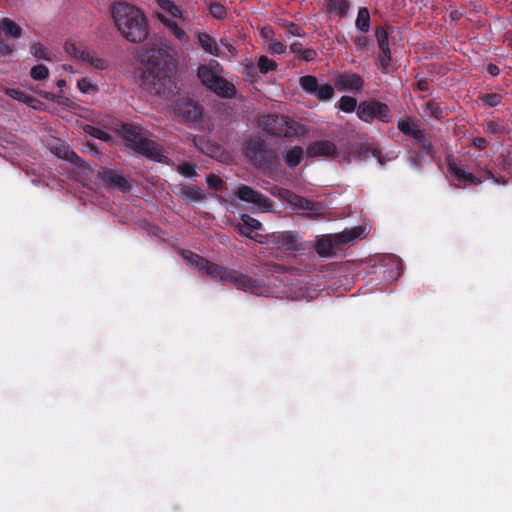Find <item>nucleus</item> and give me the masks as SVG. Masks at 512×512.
Masks as SVG:
<instances>
[{
	"mask_svg": "<svg viewBox=\"0 0 512 512\" xmlns=\"http://www.w3.org/2000/svg\"><path fill=\"white\" fill-rule=\"evenodd\" d=\"M81 48H82V46H79V45H77L74 42H66L65 45H64L65 52L69 56H71V57H73L75 59L77 58L78 53H79Z\"/></svg>",
	"mask_w": 512,
	"mask_h": 512,
	"instance_id": "obj_44",
	"label": "nucleus"
},
{
	"mask_svg": "<svg viewBox=\"0 0 512 512\" xmlns=\"http://www.w3.org/2000/svg\"><path fill=\"white\" fill-rule=\"evenodd\" d=\"M182 256L201 273L215 281H220L222 284L230 283L238 290L257 296L265 295L269 290L262 280L253 278L238 270L213 263L192 251L183 250Z\"/></svg>",
	"mask_w": 512,
	"mask_h": 512,
	"instance_id": "obj_1",
	"label": "nucleus"
},
{
	"mask_svg": "<svg viewBox=\"0 0 512 512\" xmlns=\"http://www.w3.org/2000/svg\"><path fill=\"white\" fill-rule=\"evenodd\" d=\"M301 57L306 61H312L316 57V51L313 49L301 50Z\"/></svg>",
	"mask_w": 512,
	"mask_h": 512,
	"instance_id": "obj_49",
	"label": "nucleus"
},
{
	"mask_svg": "<svg viewBox=\"0 0 512 512\" xmlns=\"http://www.w3.org/2000/svg\"><path fill=\"white\" fill-rule=\"evenodd\" d=\"M112 18L117 30L126 40L141 43L147 39V19L137 7L126 2H118L112 7Z\"/></svg>",
	"mask_w": 512,
	"mask_h": 512,
	"instance_id": "obj_3",
	"label": "nucleus"
},
{
	"mask_svg": "<svg viewBox=\"0 0 512 512\" xmlns=\"http://www.w3.org/2000/svg\"><path fill=\"white\" fill-rule=\"evenodd\" d=\"M363 232V229L359 226L351 228V229H345L341 233L334 234V238L336 239V243L339 245L348 244L357 238L360 237L361 233Z\"/></svg>",
	"mask_w": 512,
	"mask_h": 512,
	"instance_id": "obj_23",
	"label": "nucleus"
},
{
	"mask_svg": "<svg viewBox=\"0 0 512 512\" xmlns=\"http://www.w3.org/2000/svg\"><path fill=\"white\" fill-rule=\"evenodd\" d=\"M258 124L264 132L273 137L291 139L305 133L301 124L283 115H263L259 118Z\"/></svg>",
	"mask_w": 512,
	"mask_h": 512,
	"instance_id": "obj_5",
	"label": "nucleus"
},
{
	"mask_svg": "<svg viewBox=\"0 0 512 512\" xmlns=\"http://www.w3.org/2000/svg\"><path fill=\"white\" fill-rule=\"evenodd\" d=\"M485 174H486V176H487V177H486L487 179H493V178H494V175L492 174V172H491V171H486V172H485Z\"/></svg>",
	"mask_w": 512,
	"mask_h": 512,
	"instance_id": "obj_61",
	"label": "nucleus"
},
{
	"mask_svg": "<svg viewBox=\"0 0 512 512\" xmlns=\"http://www.w3.org/2000/svg\"><path fill=\"white\" fill-rule=\"evenodd\" d=\"M337 146L329 140H317L312 142L306 149L307 157H329L337 154Z\"/></svg>",
	"mask_w": 512,
	"mask_h": 512,
	"instance_id": "obj_17",
	"label": "nucleus"
},
{
	"mask_svg": "<svg viewBox=\"0 0 512 512\" xmlns=\"http://www.w3.org/2000/svg\"><path fill=\"white\" fill-rule=\"evenodd\" d=\"M194 142L196 146H198L202 151H204L206 154L210 156H215V154L218 153L220 150V147L218 145H209L207 149L202 147L201 144L204 142L203 137H195Z\"/></svg>",
	"mask_w": 512,
	"mask_h": 512,
	"instance_id": "obj_42",
	"label": "nucleus"
},
{
	"mask_svg": "<svg viewBox=\"0 0 512 512\" xmlns=\"http://www.w3.org/2000/svg\"><path fill=\"white\" fill-rule=\"evenodd\" d=\"M198 43L199 45L208 53L220 56V51L218 45L214 38H212L207 33H199L198 34Z\"/></svg>",
	"mask_w": 512,
	"mask_h": 512,
	"instance_id": "obj_25",
	"label": "nucleus"
},
{
	"mask_svg": "<svg viewBox=\"0 0 512 512\" xmlns=\"http://www.w3.org/2000/svg\"><path fill=\"white\" fill-rule=\"evenodd\" d=\"M330 7L339 15L345 16L349 10V3L346 0H330Z\"/></svg>",
	"mask_w": 512,
	"mask_h": 512,
	"instance_id": "obj_36",
	"label": "nucleus"
},
{
	"mask_svg": "<svg viewBox=\"0 0 512 512\" xmlns=\"http://www.w3.org/2000/svg\"><path fill=\"white\" fill-rule=\"evenodd\" d=\"M10 47L4 42L0 40V56H6L11 53Z\"/></svg>",
	"mask_w": 512,
	"mask_h": 512,
	"instance_id": "obj_51",
	"label": "nucleus"
},
{
	"mask_svg": "<svg viewBox=\"0 0 512 512\" xmlns=\"http://www.w3.org/2000/svg\"><path fill=\"white\" fill-rule=\"evenodd\" d=\"M206 183L208 188L214 191H221L224 186V181L213 173L206 176Z\"/></svg>",
	"mask_w": 512,
	"mask_h": 512,
	"instance_id": "obj_35",
	"label": "nucleus"
},
{
	"mask_svg": "<svg viewBox=\"0 0 512 512\" xmlns=\"http://www.w3.org/2000/svg\"><path fill=\"white\" fill-rule=\"evenodd\" d=\"M489 106H497L500 101L499 98H482Z\"/></svg>",
	"mask_w": 512,
	"mask_h": 512,
	"instance_id": "obj_56",
	"label": "nucleus"
},
{
	"mask_svg": "<svg viewBox=\"0 0 512 512\" xmlns=\"http://www.w3.org/2000/svg\"><path fill=\"white\" fill-rule=\"evenodd\" d=\"M0 29L7 37L18 39L22 36V28L10 18H3L0 22Z\"/></svg>",
	"mask_w": 512,
	"mask_h": 512,
	"instance_id": "obj_24",
	"label": "nucleus"
},
{
	"mask_svg": "<svg viewBox=\"0 0 512 512\" xmlns=\"http://www.w3.org/2000/svg\"><path fill=\"white\" fill-rule=\"evenodd\" d=\"M397 128L405 136L413 138L417 143L424 145L427 141L426 132L410 119H400Z\"/></svg>",
	"mask_w": 512,
	"mask_h": 512,
	"instance_id": "obj_16",
	"label": "nucleus"
},
{
	"mask_svg": "<svg viewBox=\"0 0 512 512\" xmlns=\"http://www.w3.org/2000/svg\"><path fill=\"white\" fill-rule=\"evenodd\" d=\"M77 85L82 93H97L98 92L97 85L93 84L87 78H82L81 80H79Z\"/></svg>",
	"mask_w": 512,
	"mask_h": 512,
	"instance_id": "obj_40",
	"label": "nucleus"
},
{
	"mask_svg": "<svg viewBox=\"0 0 512 512\" xmlns=\"http://www.w3.org/2000/svg\"><path fill=\"white\" fill-rule=\"evenodd\" d=\"M126 145L138 154L151 160L166 163L161 145L143 136L141 128L133 124H122L119 130Z\"/></svg>",
	"mask_w": 512,
	"mask_h": 512,
	"instance_id": "obj_4",
	"label": "nucleus"
},
{
	"mask_svg": "<svg viewBox=\"0 0 512 512\" xmlns=\"http://www.w3.org/2000/svg\"><path fill=\"white\" fill-rule=\"evenodd\" d=\"M203 108L193 101V98H177L174 103V114L179 121L190 123L200 119Z\"/></svg>",
	"mask_w": 512,
	"mask_h": 512,
	"instance_id": "obj_8",
	"label": "nucleus"
},
{
	"mask_svg": "<svg viewBox=\"0 0 512 512\" xmlns=\"http://www.w3.org/2000/svg\"><path fill=\"white\" fill-rule=\"evenodd\" d=\"M357 28L366 33L369 31L370 27V14L367 8H360L358 11L357 19H356Z\"/></svg>",
	"mask_w": 512,
	"mask_h": 512,
	"instance_id": "obj_30",
	"label": "nucleus"
},
{
	"mask_svg": "<svg viewBox=\"0 0 512 512\" xmlns=\"http://www.w3.org/2000/svg\"><path fill=\"white\" fill-rule=\"evenodd\" d=\"M423 115L439 120L444 117V110L438 103L430 100L424 104Z\"/></svg>",
	"mask_w": 512,
	"mask_h": 512,
	"instance_id": "obj_28",
	"label": "nucleus"
},
{
	"mask_svg": "<svg viewBox=\"0 0 512 512\" xmlns=\"http://www.w3.org/2000/svg\"><path fill=\"white\" fill-rule=\"evenodd\" d=\"M279 25L286 30V32L292 36L302 37L305 35L303 29L299 27L297 24L293 22H288L286 20H280Z\"/></svg>",
	"mask_w": 512,
	"mask_h": 512,
	"instance_id": "obj_33",
	"label": "nucleus"
},
{
	"mask_svg": "<svg viewBox=\"0 0 512 512\" xmlns=\"http://www.w3.org/2000/svg\"><path fill=\"white\" fill-rule=\"evenodd\" d=\"M359 158L365 159L369 154L372 156L376 155V151L374 149L368 148L366 146H358L355 151Z\"/></svg>",
	"mask_w": 512,
	"mask_h": 512,
	"instance_id": "obj_46",
	"label": "nucleus"
},
{
	"mask_svg": "<svg viewBox=\"0 0 512 512\" xmlns=\"http://www.w3.org/2000/svg\"><path fill=\"white\" fill-rule=\"evenodd\" d=\"M357 106V98H340V109L344 112H352Z\"/></svg>",
	"mask_w": 512,
	"mask_h": 512,
	"instance_id": "obj_41",
	"label": "nucleus"
},
{
	"mask_svg": "<svg viewBox=\"0 0 512 512\" xmlns=\"http://www.w3.org/2000/svg\"><path fill=\"white\" fill-rule=\"evenodd\" d=\"M65 84H66V82H65L64 80H58V82H57V85H58L59 87H62V86H64Z\"/></svg>",
	"mask_w": 512,
	"mask_h": 512,
	"instance_id": "obj_62",
	"label": "nucleus"
},
{
	"mask_svg": "<svg viewBox=\"0 0 512 512\" xmlns=\"http://www.w3.org/2000/svg\"><path fill=\"white\" fill-rule=\"evenodd\" d=\"M487 71L492 76H497L499 74V72H500L498 66L495 65V64H489L487 66Z\"/></svg>",
	"mask_w": 512,
	"mask_h": 512,
	"instance_id": "obj_52",
	"label": "nucleus"
},
{
	"mask_svg": "<svg viewBox=\"0 0 512 512\" xmlns=\"http://www.w3.org/2000/svg\"><path fill=\"white\" fill-rule=\"evenodd\" d=\"M363 79L354 73L340 74L335 79V88L340 92L361 93Z\"/></svg>",
	"mask_w": 512,
	"mask_h": 512,
	"instance_id": "obj_14",
	"label": "nucleus"
},
{
	"mask_svg": "<svg viewBox=\"0 0 512 512\" xmlns=\"http://www.w3.org/2000/svg\"><path fill=\"white\" fill-rule=\"evenodd\" d=\"M357 114L359 118L365 122H370L374 118H377L385 123L390 121L388 106L380 102L372 101L361 103L358 106Z\"/></svg>",
	"mask_w": 512,
	"mask_h": 512,
	"instance_id": "obj_9",
	"label": "nucleus"
},
{
	"mask_svg": "<svg viewBox=\"0 0 512 512\" xmlns=\"http://www.w3.org/2000/svg\"><path fill=\"white\" fill-rule=\"evenodd\" d=\"M269 50L276 54H282L286 51V46L279 41H271Z\"/></svg>",
	"mask_w": 512,
	"mask_h": 512,
	"instance_id": "obj_48",
	"label": "nucleus"
},
{
	"mask_svg": "<svg viewBox=\"0 0 512 512\" xmlns=\"http://www.w3.org/2000/svg\"><path fill=\"white\" fill-rule=\"evenodd\" d=\"M317 96H333L334 87L330 84H323L317 90Z\"/></svg>",
	"mask_w": 512,
	"mask_h": 512,
	"instance_id": "obj_47",
	"label": "nucleus"
},
{
	"mask_svg": "<svg viewBox=\"0 0 512 512\" xmlns=\"http://www.w3.org/2000/svg\"><path fill=\"white\" fill-rule=\"evenodd\" d=\"M140 60L144 67L140 80L143 91L154 95L164 94L176 68L173 56L167 48L152 47L140 55Z\"/></svg>",
	"mask_w": 512,
	"mask_h": 512,
	"instance_id": "obj_2",
	"label": "nucleus"
},
{
	"mask_svg": "<svg viewBox=\"0 0 512 512\" xmlns=\"http://www.w3.org/2000/svg\"><path fill=\"white\" fill-rule=\"evenodd\" d=\"M270 241L274 244H280L287 250H299V235L295 231H283L273 233Z\"/></svg>",
	"mask_w": 512,
	"mask_h": 512,
	"instance_id": "obj_18",
	"label": "nucleus"
},
{
	"mask_svg": "<svg viewBox=\"0 0 512 512\" xmlns=\"http://www.w3.org/2000/svg\"><path fill=\"white\" fill-rule=\"evenodd\" d=\"M246 70H247V71L254 70V67H253V66H247V67H246Z\"/></svg>",
	"mask_w": 512,
	"mask_h": 512,
	"instance_id": "obj_64",
	"label": "nucleus"
},
{
	"mask_svg": "<svg viewBox=\"0 0 512 512\" xmlns=\"http://www.w3.org/2000/svg\"><path fill=\"white\" fill-rule=\"evenodd\" d=\"M303 148L300 146L292 147L285 155L284 161L289 168L297 167L303 159Z\"/></svg>",
	"mask_w": 512,
	"mask_h": 512,
	"instance_id": "obj_27",
	"label": "nucleus"
},
{
	"mask_svg": "<svg viewBox=\"0 0 512 512\" xmlns=\"http://www.w3.org/2000/svg\"><path fill=\"white\" fill-rule=\"evenodd\" d=\"M495 127L496 125L494 123L489 124V129H491L492 131H495Z\"/></svg>",
	"mask_w": 512,
	"mask_h": 512,
	"instance_id": "obj_63",
	"label": "nucleus"
},
{
	"mask_svg": "<svg viewBox=\"0 0 512 512\" xmlns=\"http://www.w3.org/2000/svg\"><path fill=\"white\" fill-rule=\"evenodd\" d=\"M161 6L163 8H168V7L172 6L175 10H178L177 7L172 5V3L168 0H164L163 3L161 4Z\"/></svg>",
	"mask_w": 512,
	"mask_h": 512,
	"instance_id": "obj_60",
	"label": "nucleus"
},
{
	"mask_svg": "<svg viewBox=\"0 0 512 512\" xmlns=\"http://www.w3.org/2000/svg\"><path fill=\"white\" fill-rule=\"evenodd\" d=\"M15 99L19 100L26 106L31 107L35 110H45V108H46L45 103L42 102L39 98H15Z\"/></svg>",
	"mask_w": 512,
	"mask_h": 512,
	"instance_id": "obj_38",
	"label": "nucleus"
},
{
	"mask_svg": "<svg viewBox=\"0 0 512 512\" xmlns=\"http://www.w3.org/2000/svg\"><path fill=\"white\" fill-rule=\"evenodd\" d=\"M417 87L419 91H427L429 87V82L427 80H419L417 82Z\"/></svg>",
	"mask_w": 512,
	"mask_h": 512,
	"instance_id": "obj_54",
	"label": "nucleus"
},
{
	"mask_svg": "<svg viewBox=\"0 0 512 512\" xmlns=\"http://www.w3.org/2000/svg\"><path fill=\"white\" fill-rule=\"evenodd\" d=\"M378 47L380 50L379 62L383 69L387 70L390 66L391 54L389 48L388 33L384 27H377L375 31Z\"/></svg>",
	"mask_w": 512,
	"mask_h": 512,
	"instance_id": "obj_15",
	"label": "nucleus"
},
{
	"mask_svg": "<svg viewBox=\"0 0 512 512\" xmlns=\"http://www.w3.org/2000/svg\"><path fill=\"white\" fill-rule=\"evenodd\" d=\"M450 17L452 20H459L462 17V14L459 11L454 10L450 13Z\"/></svg>",
	"mask_w": 512,
	"mask_h": 512,
	"instance_id": "obj_58",
	"label": "nucleus"
},
{
	"mask_svg": "<svg viewBox=\"0 0 512 512\" xmlns=\"http://www.w3.org/2000/svg\"><path fill=\"white\" fill-rule=\"evenodd\" d=\"M89 134H91L93 137L109 142L112 137L110 134H108L106 131H103L99 128H95L92 126H88V129L86 130Z\"/></svg>",
	"mask_w": 512,
	"mask_h": 512,
	"instance_id": "obj_43",
	"label": "nucleus"
},
{
	"mask_svg": "<svg viewBox=\"0 0 512 512\" xmlns=\"http://www.w3.org/2000/svg\"><path fill=\"white\" fill-rule=\"evenodd\" d=\"M76 60H80L91 67L96 69L104 70L108 67V63L106 60L97 56V54L87 47L82 46L80 49Z\"/></svg>",
	"mask_w": 512,
	"mask_h": 512,
	"instance_id": "obj_20",
	"label": "nucleus"
},
{
	"mask_svg": "<svg viewBox=\"0 0 512 512\" xmlns=\"http://www.w3.org/2000/svg\"><path fill=\"white\" fill-rule=\"evenodd\" d=\"M51 100H57V103L59 104H67L70 101V98H50Z\"/></svg>",
	"mask_w": 512,
	"mask_h": 512,
	"instance_id": "obj_59",
	"label": "nucleus"
},
{
	"mask_svg": "<svg viewBox=\"0 0 512 512\" xmlns=\"http://www.w3.org/2000/svg\"><path fill=\"white\" fill-rule=\"evenodd\" d=\"M198 77L206 87L218 96H233L236 92L235 86L231 82L215 74L207 66L199 67Z\"/></svg>",
	"mask_w": 512,
	"mask_h": 512,
	"instance_id": "obj_7",
	"label": "nucleus"
},
{
	"mask_svg": "<svg viewBox=\"0 0 512 512\" xmlns=\"http://www.w3.org/2000/svg\"><path fill=\"white\" fill-rule=\"evenodd\" d=\"M221 44L232 54V55H235L236 54V49L233 45H231L230 43H228L227 41H224V40H221Z\"/></svg>",
	"mask_w": 512,
	"mask_h": 512,
	"instance_id": "obj_55",
	"label": "nucleus"
},
{
	"mask_svg": "<svg viewBox=\"0 0 512 512\" xmlns=\"http://www.w3.org/2000/svg\"><path fill=\"white\" fill-rule=\"evenodd\" d=\"M169 27H170L172 33L180 41H186L188 39L186 32L182 28H180L176 23L170 24Z\"/></svg>",
	"mask_w": 512,
	"mask_h": 512,
	"instance_id": "obj_45",
	"label": "nucleus"
},
{
	"mask_svg": "<svg viewBox=\"0 0 512 512\" xmlns=\"http://www.w3.org/2000/svg\"><path fill=\"white\" fill-rule=\"evenodd\" d=\"M97 176L105 187L115 188L123 193H128L131 190L130 181L114 169L101 167Z\"/></svg>",
	"mask_w": 512,
	"mask_h": 512,
	"instance_id": "obj_10",
	"label": "nucleus"
},
{
	"mask_svg": "<svg viewBox=\"0 0 512 512\" xmlns=\"http://www.w3.org/2000/svg\"><path fill=\"white\" fill-rule=\"evenodd\" d=\"M235 195L244 202L252 203L264 211H270L273 206L272 200L266 195L254 190L248 185H241L235 191Z\"/></svg>",
	"mask_w": 512,
	"mask_h": 512,
	"instance_id": "obj_11",
	"label": "nucleus"
},
{
	"mask_svg": "<svg viewBox=\"0 0 512 512\" xmlns=\"http://www.w3.org/2000/svg\"><path fill=\"white\" fill-rule=\"evenodd\" d=\"M245 156L257 168L275 170L279 158L275 149L261 137H252L246 144Z\"/></svg>",
	"mask_w": 512,
	"mask_h": 512,
	"instance_id": "obj_6",
	"label": "nucleus"
},
{
	"mask_svg": "<svg viewBox=\"0 0 512 512\" xmlns=\"http://www.w3.org/2000/svg\"><path fill=\"white\" fill-rule=\"evenodd\" d=\"M51 152L58 158L67 160L73 164L79 165L81 162L80 157L70 149L65 142H57L51 146Z\"/></svg>",
	"mask_w": 512,
	"mask_h": 512,
	"instance_id": "obj_21",
	"label": "nucleus"
},
{
	"mask_svg": "<svg viewBox=\"0 0 512 512\" xmlns=\"http://www.w3.org/2000/svg\"><path fill=\"white\" fill-rule=\"evenodd\" d=\"M280 197L288 204H290L292 207L301 209V210H308L312 212L314 215L319 214V207L318 204L301 196L296 194L295 192L288 190V189H282L280 192Z\"/></svg>",
	"mask_w": 512,
	"mask_h": 512,
	"instance_id": "obj_13",
	"label": "nucleus"
},
{
	"mask_svg": "<svg viewBox=\"0 0 512 512\" xmlns=\"http://www.w3.org/2000/svg\"><path fill=\"white\" fill-rule=\"evenodd\" d=\"M302 89L308 94H315L319 88L318 80L315 76L306 75L299 79Z\"/></svg>",
	"mask_w": 512,
	"mask_h": 512,
	"instance_id": "obj_29",
	"label": "nucleus"
},
{
	"mask_svg": "<svg viewBox=\"0 0 512 512\" xmlns=\"http://www.w3.org/2000/svg\"><path fill=\"white\" fill-rule=\"evenodd\" d=\"M257 66L261 73L266 74L270 71L275 70L277 64L272 59H269L267 56L262 55L258 59Z\"/></svg>",
	"mask_w": 512,
	"mask_h": 512,
	"instance_id": "obj_32",
	"label": "nucleus"
},
{
	"mask_svg": "<svg viewBox=\"0 0 512 512\" xmlns=\"http://www.w3.org/2000/svg\"><path fill=\"white\" fill-rule=\"evenodd\" d=\"M262 224L257 219L251 217L248 214L241 216V223L237 225V231L240 235L245 237H251V232L261 229Z\"/></svg>",
	"mask_w": 512,
	"mask_h": 512,
	"instance_id": "obj_22",
	"label": "nucleus"
},
{
	"mask_svg": "<svg viewBox=\"0 0 512 512\" xmlns=\"http://www.w3.org/2000/svg\"><path fill=\"white\" fill-rule=\"evenodd\" d=\"M273 34V30L269 27H264L261 31V35L266 39H271Z\"/></svg>",
	"mask_w": 512,
	"mask_h": 512,
	"instance_id": "obj_53",
	"label": "nucleus"
},
{
	"mask_svg": "<svg viewBox=\"0 0 512 512\" xmlns=\"http://www.w3.org/2000/svg\"><path fill=\"white\" fill-rule=\"evenodd\" d=\"M302 44L300 42H295L290 46V49L295 53H301Z\"/></svg>",
	"mask_w": 512,
	"mask_h": 512,
	"instance_id": "obj_57",
	"label": "nucleus"
},
{
	"mask_svg": "<svg viewBox=\"0 0 512 512\" xmlns=\"http://www.w3.org/2000/svg\"><path fill=\"white\" fill-rule=\"evenodd\" d=\"M31 54L38 58L50 61L52 59L50 52L41 43H33L30 47Z\"/></svg>",
	"mask_w": 512,
	"mask_h": 512,
	"instance_id": "obj_31",
	"label": "nucleus"
},
{
	"mask_svg": "<svg viewBox=\"0 0 512 512\" xmlns=\"http://www.w3.org/2000/svg\"><path fill=\"white\" fill-rule=\"evenodd\" d=\"M334 234L321 236L315 244V250L320 257L329 258L335 255V247L338 246Z\"/></svg>",
	"mask_w": 512,
	"mask_h": 512,
	"instance_id": "obj_19",
	"label": "nucleus"
},
{
	"mask_svg": "<svg viewBox=\"0 0 512 512\" xmlns=\"http://www.w3.org/2000/svg\"><path fill=\"white\" fill-rule=\"evenodd\" d=\"M211 15L216 19H224L227 15L226 8L219 2L211 3L209 6Z\"/></svg>",
	"mask_w": 512,
	"mask_h": 512,
	"instance_id": "obj_37",
	"label": "nucleus"
},
{
	"mask_svg": "<svg viewBox=\"0 0 512 512\" xmlns=\"http://www.w3.org/2000/svg\"><path fill=\"white\" fill-rule=\"evenodd\" d=\"M448 170L454 177L455 186L458 188L465 187L466 185H479L483 182L481 177H477L471 172L467 171L463 166L458 165L455 161L448 162Z\"/></svg>",
	"mask_w": 512,
	"mask_h": 512,
	"instance_id": "obj_12",
	"label": "nucleus"
},
{
	"mask_svg": "<svg viewBox=\"0 0 512 512\" xmlns=\"http://www.w3.org/2000/svg\"><path fill=\"white\" fill-rule=\"evenodd\" d=\"M49 74L48 68L45 65H36L31 68L30 75L35 80L45 79Z\"/></svg>",
	"mask_w": 512,
	"mask_h": 512,
	"instance_id": "obj_39",
	"label": "nucleus"
},
{
	"mask_svg": "<svg viewBox=\"0 0 512 512\" xmlns=\"http://www.w3.org/2000/svg\"><path fill=\"white\" fill-rule=\"evenodd\" d=\"M473 145H474L476 148H478V149H480V150H483V149H485V148L487 147L488 142H487V140H486L485 138H483V137H476V138H474V140H473Z\"/></svg>",
	"mask_w": 512,
	"mask_h": 512,
	"instance_id": "obj_50",
	"label": "nucleus"
},
{
	"mask_svg": "<svg viewBox=\"0 0 512 512\" xmlns=\"http://www.w3.org/2000/svg\"><path fill=\"white\" fill-rule=\"evenodd\" d=\"M181 196L184 199L202 201L206 198L205 192L197 185H185L181 189Z\"/></svg>",
	"mask_w": 512,
	"mask_h": 512,
	"instance_id": "obj_26",
	"label": "nucleus"
},
{
	"mask_svg": "<svg viewBox=\"0 0 512 512\" xmlns=\"http://www.w3.org/2000/svg\"><path fill=\"white\" fill-rule=\"evenodd\" d=\"M177 172L186 178H193L197 176L196 165L190 162H183L178 165Z\"/></svg>",
	"mask_w": 512,
	"mask_h": 512,
	"instance_id": "obj_34",
	"label": "nucleus"
}]
</instances>
